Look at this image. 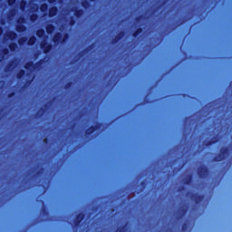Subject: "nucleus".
I'll list each match as a JSON object with an SVG mask.
<instances>
[{
	"mask_svg": "<svg viewBox=\"0 0 232 232\" xmlns=\"http://www.w3.org/2000/svg\"><path fill=\"white\" fill-rule=\"evenodd\" d=\"M230 154V150L228 147H222L219 150V154H217L216 156L213 157V161L214 162H219L222 161L226 159H227V157Z\"/></svg>",
	"mask_w": 232,
	"mask_h": 232,
	"instance_id": "obj_1",
	"label": "nucleus"
},
{
	"mask_svg": "<svg viewBox=\"0 0 232 232\" xmlns=\"http://www.w3.org/2000/svg\"><path fill=\"white\" fill-rule=\"evenodd\" d=\"M69 38V33H64V34L63 35L61 32H56L53 38V42L54 43V44H63L67 42Z\"/></svg>",
	"mask_w": 232,
	"mask_h": 232,
	"instance_id": "obj_2",
	"label": "nucleus"
},
{
	"mask_svg": "<svg viewBox=\"0 0 232 232\" xmlns=\"http://www.w3.org/2000/svg\"><path fill=\"white\" fill-rule=\"evenodd\" d=\"M209 174L210 170L206 164H202L198 167V176L199 177V179H205L209 176Z\"/></svg>",
	"mask_w": 232,
	"mask_h": 232,
	"instance_id": "obj_3",
	"label": "nucleus"
},
{
	"mask_svg": "<svg viewBox=\"0 0 232 232\" xmlns=\"http://www.w3.org/2000/svg\"><path fill=\"white\" fill-rule=\"evenodd\" d=\"M102 127V123L97 121L96 125L90 126L87 130H85V136H91L92 133L101 130Z\"/></svg>",
	"mask_w": 232,
	"mask_h": 232,
	"instance_id": "obj_4",
	"label": "nucleus"
},
{
	"mask_svg": "<svg viewBox=\"0 0 232 232\" xmlns=\"http://www.w3.org/2000/svg\"><path fill=\"white\" fill-rule=\"evenodd\" d=\"M40 48L43 50L44 54H48L52 52L53 45L51 43H48L46 41H42L40 43Z\"/></svg>",
	"mask_w": 232,
	"mask_h": 232,
	"instance_id": "obj_5",
	"label": "nucleus"
},
{
	"mask_svg": "<svg viewBox=\"0 0 232 232\" xmlns=\"http://www.w3.org/2000/svg\"><path fill=\"white\" fill-rule=\"evenodd\" d=\"M188 212V206H182L178 212L177 220L180 221Z\"/></svg>",
	"mask_w": 232,
	"mask_h": 232,
	"instance_id": "obj_6",
	"label": "nucleus"
},
{
	"mask_svg": "<svg viewBox=\"0 0 232 232\" xmlns=\"http://www.w3.org/2000/svg\"><path fill=\"white\" fill-rule=\"evenodd\" d=\"M85 218V215L83 212H80L78 215H76L75 220H74V226L76 227H80L83 219Z\"/></svg>",
	"mask_w": 232,
	"mask_h": 232,
	"instance_id": "obj_7",
	"label": "nucleus"
},
{
	"mask_svg": "<svg viewBox=\"0 0 232 232\" xmlns=\"http://www.w3.org/2000/svg\"><path fill=\"white\" fill-rule=\"evenodd\" d=\"M190 198L196 204H199L200 202H202L204 200L205 196L204 195H199L198 193H193V194H191Z\"/></svg>",
	"mask_w": 232,
	"mask_h": 232,
	"instance_id": "obj_8",
	"label": "nucleus"
},
{
	"mask_svg": "<svg viewBox=\"0 0 232 232\" xmlns=\"http://www.w3.org/2000/svg\"><path fill=\"white\" fill-rule=\"evenodd\" d=\"M124 36H125V32H124V31H120V32L118 33V34H117L114 38L111 39V44H118L119 42L121 41V39H122Z\"/></svg>",
	"mask_w": 232,
	"mask_h": 232,
	"instance_id": "obj_9",
	"label": "nucleus"
},
{
	"mask_svg": "<svg viewBox=\"0 0 232 232\" xmlns=\"http://www.w3.org/2000/svg\"><path fill=\"white\" fill-rule=\"evenodd\" d=\"M58 12H59V8L55 5H53L48 9V16L53 17V16L57 15Z\"/></svg>",
	"mask_w": 232,
	"mask_h": 232,
	"instance_id": "obj_10",
	"label": "nucleus"
},
{
	"mask_svg": "<svg viewBox=\"0 0 232 232\" xmlns=\"http://www.w3.org/2000/svg\"><path fill=\"white\" fill-rule=\"evenodd\" d=\"M218 140H219V137L217 135V136L211 138L210 140L206 141L204 143V146L210 147V146H212L214 144H217L218 142Z\"/></svg>",
	"mask_w": 232,
	"mask_h": 232,
	"instance_id": "obj_11",
	"label": "nucleus"
},
{
	"mask_svg": "<svg viewBox=\"0 0 232 232\" xmlns=\"http://www.w3.org/2000/svg\"><path fill=\"white\" fill-rule=\"evenodd\" d=\"M6 36L10 39V41H15V39H17L18 34L16 32L14 31H9L6 34Z\"/></svg>",
	"mask_w": 232,
	"mask_h": 232,
	"instance_id": "obj_12",
	"label": "nucleus"
},
{
	"mask_svg": "<svg viewBox=\"0 0 232 232\" xmlns=\"http://www.w3.org/2000/svg\"><path fill=\"white\" fill-rule=\"evenodd\" d=\"M48 108V105L45 104V108H41L35 114V116L37 117V119H41V117H43V115L46 112Z\"/></svg>",
	"mask_w": 232,
	"mask_h": 232,
	"instance_id": "obj_13",
	"label": "nucleus"
},
{
	"mask_svg": "<svg viewBox=\"0 0 232 232\" xmlns=\"http://www.w3.org/2000/svg\"><path fill=\"white\" fill-rule=\"evenodd\" d=\"M184 184H186V186H190L193 182V175L192 174H188L185 179L183 180Z\"/></svg>",
	"mask_w": 232,
	"mask_h": 232,
	"instance_id": "obj_14",
	"label": "nucleus"
},
{
	"mask_svg": "<svg viewBox=\"0 0 232 232\" xmlns=\"http://www.w3.org/2000/svg\"><path fill=\"white\" fill-rule=\"evenodd\" d=\"M45 31L48 34H52L55 31V26L52 24L45 26Z\"/></svg>",
	"mask_w": 232,
	"mask_h": 232,
	"instance_id": "obj_15",
	"label": "nucleus"
},
{
	"mask_svg": "<svg viewBox=\"0 0 232 232\" xmlns=\"http://www.w3.org/2000/svg\"><path fill=\"white\" fill-rule=\"evenodd\" d=\"M144 32V28L143 27H139L137 28L131 34L132 37L136 38L138 37L140 34H142Z\"/></svg>",
	"mask_w": 232,
	"mask_h": 232,
	"instance_id": "obj_16",
	"label": "nucleus"
},
{
	"mask_svg": "<svg viewBox=\"0 0 232 232\" xmlns=\"http://www.w3.org/2000/svg\"><path fill=\"white\" fill-rule=\"evenodd\" d=\"M26 30H27V28H26L25 25L17 24V25L15 26V31H16L17 33H24V32H26Z\"/></svg>",
	"mask_w": 232,
	"mask_h": 232,
	"instance_id": "obj_17",
	"label": "nucleus"
},
{
	"mask_svg": "<svg viewBox=\"0 0 232 232\" xmlns=\"http://www.w3.org/2000/svg\"><path fill=\"white\" fill-rule=\"evenodd\" d=\"M37 42V38L35 36H31L27 41L28 46H34Z\"/></svg>",
	"mask_w": 232,
	"mask_h": 232,
	"instance_id": "obj_18",
	"label": "nucleus"
},
{
	"mask_svg": "<svg viewBox=\"0 0 232 232\" xmlns=\"http://www.w3.org/2000/svg\"><path fill=\"white\" fill-rule=\"evenodd\" d=\"M44 63H45L44 59H40L38 62H36L34 66V70H40Z\"/></svg>",
	"mask_w": 232,
	"mask_h": 232,
	"instance_id": "obj_19",
	"label": "nucleus"
},
{
	"mask_svg": "<svg viewBox=\"0 0 232 232\" xmlns=\"http://www.w3.org/2000/svg\"><path fill=\"white\" fill-rule=\"evenodd\" d=\"M34 65H35V63H34V62H27L25 63V65H24V68H25V70H27V71L34 70Z\"/></svg>",
	"mask_w": 232,
	"mask_h": 232,
	"instance_id": "obj_20",
	"label": "nucleus"
},
{
	"mask_svg": "<svg viewBox=\"0 0 232 232\" xmlns=\"http://www.w3.org/2000/svg\"><path fill=\"white\" fill-rule=\"evenodd\" d=\"M84 14V10L82 8L80 9H75L74 10V15L79 19L80 17L82 16V14Z\"/></svg>",
	"mask_w": 232,
	"mask_h": 232,
	"instance_id": "obj_21",
	"label": "nucleus"
},
{
	"mask_svg": "<svg viewBox=\"0 0 232 232\" xmlns=\"http://www.w3.org/2000/svg\"><path fill=\"white\" fill-rule=\"evenodd\" d=\"M8 47H9L10 51L12 53H14L18 48V44L16 43H14V42H12V43L9 44Z\"/></svg>",
	"mask_w": 232,
	"mask_h": 232,
	"instance_id": "obj_22",
	"label": "nucleus"
},
{
	"mask_svg": "<svg viewBox=\"0 0 232 232\" xmlns=\"http://www.w3.org/2000/svg\"><path fill=\"white\" fill-rule=\"evenodd\" d=\"M36 36L38 38H43L44 36H45L44 29H38V30H36Z\"/></svg>",
	"mask_w": 232,
	"mask_h": 232,
	"instance_id": "obj_23",
	"label": "nucleus"
},
{
	"mask_svg": "<svg viewBox=\"0 0 232 232\" xmlns=\"http://www.w3.org/2000/svg\"><path fill=\"white\" fill-rule=\"evenodd\" d=\"M28 41V37H21L18 39L17 43L20 46L24 45Z\"/></svg>",
	"mask_w": 232,
	"mask_h": 232,
	"instance_id": "obj_24",
	"label": "nucleus"
},
{
	"mask_svg": "<svg viewBox=\"0 0 232 232\" xmlns=\"http://www.w3.org/2000/svg\"><path fill=\"white\" fill-rule=\"evenodd\" d=\"M48 9H49L48 4H42V5H40V11H41L42 13L47 12Z\"/></svg>",
	"mask_w": 232,
	"mask_h": 232,
	"instance_id": "obj_25",
	"label": "nucleus"
},
{
	"mask_svg": "<svg viewBox=\"0 0 232 232\" xmlns=\"http://www.w3.org/2000/svg\"><path fill=\"white\" fill-rule=\"evenodd\" d=\"M82 6L84 9H89L90 6H91V4H90V2L88 0H82Z\"/></svg>",
	"mask_w": 232,
	"mask_h": 232,
	"instance_id": "obj_26",
	"label": "nucleus"
},
{
	"mask_svg": "<svg viewBox=\"0 0 232 232\" xmlns=\"http://www.w3.org/2000/svg\"><path fill=\"white\" fill-rule=\"evenodd\" d=\"M19 6H20V10H21V11H24L25 8H26V6H27V2H26V0H21Z\"/></svg>",
	"mask_w": 232,
	"mask_h": 232,
	"instance_id": "obj_27",
	"label": "nucleus"
},
{
	"mask_svg": "<svg viewBox=\"0 0 232 232\" xmlns=\"http://www.w3.org/2000/svg\"><path fill=\"white\" fill-rule=\"evenodd\" d=\"M25 75V71L24 70H20L17 73H16V78L18 80H21L24 78V76Z\"/></svg>",
	"mask_w": 232,
	"mask_h": 232,
	"instance_id": "obj_28",
	"label": "nucleus"
},
{
	"mask_svg": "<svg viewBox=\"0 0 232 232\" xmlns=\"http://www.w3.org/2000/svg\"><path fill=\"white\" fill-rule=\"evenodd\" d=\"M39 15L37 14H33L29 16L31 22L34 23L38 20Z\"/></svg>",
	"mask_w": 232,
	"mask_h": 232,
	"instance_id": "obj_29",
	"label": "nucleus"
},
{
	"mask_svg": "<svg viewBox=\"0 0 232 232\" xmlns=\"http://www.w3.org/2000/svg\"><path fill=\"white\" fill-rule=\"evenodd\" d=\"M76 24V19L73 16H71L69 21V25L73 26Z\"/></svg>",
	"mask_w": 232,
	"mask_h": 232,
	"instance_id": "obj_30",
	"label": "nucleus"
},
{
	"mask_svg": "<svg viewBox=\"0 0 232 232\" xmlns=\"http://www.w3.org/2000/svg\"><path fill=\"white\" fill-rule=\"evenodd\" d=\"M72 84H73L72 82H66V83H65V86H64L65 90L71 89V88L72 87Z\"/></svg>",
	"mask_w": 232,
	"mask_h": 232,
	"instance_id": "obj_31",
	"label": "nucleus"
},
{
	"mask_svg": "<svg viewBox=\"0 0 232 232\" xmlns=\"http://www.w3.org/2000/svg\"><path fill=\"white\" fill-rule=\"evenodd\" d=\"M17 0H7V4L10 6H13L16 4Z\"/></svg>",
	"mask_w": 232,
	"mask_h": 232,
	"instance_id": "obj_32",
	"label": "nucleus"
},
{
	"mask_svg": "<svg viewBox=\"0 0 232 232\" xmlns=\"http://www.w3.org/2000/svg\"><path fill=\"white\" fill-rule=\"evenodd\" d=\"M42 212H43L45 216H47V215L49 214V211L47 210L46 207H43Z\"/></svg>",
	"mask_w": 232,
	"mask_h": 232,
	"instance_id": "obj_33",
	"label": "nucleus"
},
{
	"mask_svg": "<svg viewBox=\"0 0 232 232\" xmlns=\"http://www.w3.org/2000/svg\"><path fill=\"white\" fill-rule=\"evenodd\" d=\"M14 95H15V92H10V93L7 94V98H8V99H12V98L14 97Z\"/></svg>",
	"mask_w": 232,
	"mask_h": 232,
	"instance_id": "obj_34",
	"label": "nucleus"
},
{
	"mask_svg": "<svg viewBox=\"0 0 232 232\" xmlns=\"http://www.w3.org/2000/svg\"><path fill=\"white\" fill-rule=\"evenodd\" d=\"M187 227H188L187 223H183V224H182V231H183V232H186Z\"/></svg>",
	"mask_w": 232,
	"mask_h": 232,
	"instance_id": "obj_35",
	"label": "nucleus"
},
{
	"mask_svg": "<svg viewBox=\"0 0 232 232\" xmlns=\"http://www.w3.org/2000/svg\"><path fill=\"white\" fill-rule=\"evenodd\" d=\"M125 228H126V226H123V227L118 228L117 232H125V231H124Z\"/></svg>",
	"mask_w": 232,
	"mask_h": 232,
	"instance_id": "obj_36",
	"label": "nucleus"
},
{
	"mask_svg": "<svg viewBox=\"0 0 232 232\" xmlns=\"http://www.w3.org/2000/svg\"><path fill=\"white\" fill-rule=\"evenodd\" d=\"M11 67H12V63H9V64L6 65L5 70L10 71Z\"/></svg>",
	"mask_w": 232,
	"mask_h": 232,
	"instance_id": "obj_37",
	"label": "nucleus"
},
{
	"mask_svg": "<svg viewBox=\"0 0 232 232\" xmlns=\"http://www.w3.org/2000/svg\"><path fill=\"white\" fill-rule=\"evenodd\" d=\"M44 144H49V139L48 138H44Z\"/></svg>",
	"mask_w": 232,
	"mask_h": 232,
	"instance_id": "obj_38",
	"label": "nucleus"
},
{
	"mask_svg": "<svg viewBox=\"0 0 232 232\" xmlns=\"http://www.w3.org/2000/svg\"><path fill=\"white\" fill-rule=\"evenodd\" d=\"M47 2L50 3V4H54V3L57 2V0H47Z\"/></svg>",
	"mask_w": 232,
	"mask_h": 232,
	"instance_id": "obj_39",
	"label": "nucleus"
},
{
	"mask_svg": "<svg viewBox=\"0 0 232 232\" xmlns=\"http://www.w3.org/2000/svg\"><path fill=\"white\" fill-rule=\"evenodd\" d=\"M3 53H4V54H7L9 53V50L5 48V49H4Z\"/></svg>",
	"mask_w": 232,
	"mask_h": 232,
	"instance_id": "obj_40",
	"label": "nucleus"
},
{
	"mask_svg": "<svg viewBox=\"0 0 232 232\" xmlns=\"http://www.w3.org/2000/svg\"><path fill=\"white\" fill-rule=\"evenodd\" d=\"M4 29L0 26V36L3 34Z\"/></svg>",
	"mask_w": 232,
	"mask_h": 232,
	"instance_id": "obj_41",
	"label": "nucleus"
},
{
	"mask_svg": "<svg viewBox=\"0 0 232 232\" xmlns=\"http://www.w3.org/2000/svg\"><path fill=\"white\" fill-rule=\"evenodd\" d=\"M140 19H141V16H138V17L136 18V21L139 22V21H140Z\"/></svg>",
	"mask_w": 232,
	"mask_h": 232,
	"instance_id": "obj_42",
	"label": "nucleus"
},
{
	"mask_svg": "<svg viewBox=\"0 0 232 232\" xmlns=\"http://www.w3.org/2000/svg\"><path fill=\"white\" fill-rule=\"evenodd\" d=\"M37 175H38V176L42 175V170H38V171H37Z\"/></svg>",
	"mask_w": 232,
	"mask_h": 232,
	"instance_id": "obj_43",
	"label": "nucleus"
},
{
	"mask_svg": "<svg viewBox=\"0 0 232 232\" xmlns=\"http://www.w3.org/2000/svg\"><path fill=\"white\" fill-rule=\"evenodd\" d=\"M145 184H146L145 181L140 182V186H142V187H144Z\"/></svg>",
	"mask_w": 232,
	"mask_h": 232,
	"instance_id": "obj_44",
	"label": "nucleus"
},
{
	"mask_svg": "<svg viewBox=\"0 0 232 232\" xmlns=\"http://www.w3.org/2000/svg\"><path fill=\"white\" fill-rule=\"evenodd\" d=\"M20 21H22V23H24V17L20 18Z\"/></svg>",
	"mask_w": 232,
	"mask_h": 232,
	"instance_id": "obj_45",
	"label": "nucleus"
},
{
	"mask_svg": "<svg viewBox=\"0 0 232 232\" xmlns=\"http://www.w3.org/2000/svg\"><path fill=\"white\" fill-rule=\"evenodd\" d=\"M33 80H30L28 82H26V83L29 85L32 82Z\"/></svg>",
	"mask_w": 232,
	"mask_h": 232,
	"instance_id": "obj_46",
	"label": "nucleus"
},
{
	"mask_svg": "<svg viewBox=\"0 0 232 232\" xmlns=\"http://www.w3.org/2000/svg\"><path fill=\"white\" fill-rule=\"evenodd\" d=\"M116 86V82H114L113 84H112V88H114Z\"/></svg>",
	"mask_w": 232,
	"mask_h": 232,
	"instance_id": "obj_47",
	"label": "nucleus"
},
{
	"mask_svg": "<svg viewBox=\"0 0 232 232\" xmlns=\"http://www.w3.org/2000/svg\"><path fill=\"white\" fill-rule=\"evenodd\" d=\"M189 120V117H186V121H188Z\"/></svg>",
	"mask_w": 232,
	"mask_h": 232,
	"instance_id": "obj_48",
	"label": "nucleus"
},
{
	"mask_svg": "<svg viewBox=\"0 0 232 232\" xmlns=\"http://www.w3.org/2000/svg\"><path fill=\"white\" fill-rule=\"evenodd\" d=\"M80 56H82V53H80Z\"/></svg>",
	"mask_w": 232,
	"mask_h": 232,
	"instance_id": "obj_49",
	"label": "nucleus"
},
{
	"mask_svg": "<svg viewBox=\"0 0 232 232\" xmlns=\"http://www.w3.org/2000/svg\"><path fill=\"white\" fill-rule=\"evenodd\" d=\"M41 203H43V204H44V200H41Z\"/></svg>",
	"mask_w": 232,
	"mask_h": 232,
	"instance_id": "obj_50",
	"label": "nucleus"
},
{
	"mask_svg": "<svg viewBox=\"0 0 232 232\" xmlns=\"http://www.w3.org/2000/svg\"><path fill=\"white\" fill-rule=\"evenodd\" d=\"M44 15H47L46 14H44Z\"/></svg>",
	"mask_w": 232,
	"mask_h": 232,
	"instance_id": "obj_51",
	"label": "nucleus"
}]
</instances>
